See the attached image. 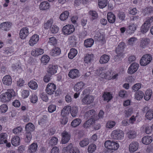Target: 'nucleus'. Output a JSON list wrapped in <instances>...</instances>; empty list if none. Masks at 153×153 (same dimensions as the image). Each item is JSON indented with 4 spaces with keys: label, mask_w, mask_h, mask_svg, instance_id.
<instances>
[{
    "label": "nucleus",
    "mask_w": 153,
    "mask_h": 153,
    "mask_svg": "<svg viewBox=\"0 0 153 153\" xmlns=\"http://www.w3.org/2000/svg\"><path fill=\"white\" fill-rule=\"evenodd\" d=\"M15 95V92L12 89H8L4 93L0 94V100L4 102H8L11 99L12 97Z\"/></svg>",
    "instance_id": "nucleus-1"
},
{
    "label": "nucleus",
    "mask_w": 153,
    "mask_h": 153,
    "mask_svg": "<svg viewBox=\"0 0 153 153\" xmlns=\"http://www.w3.org/2000/svg\"><path fill=\"white\" fill-rule=\"evenodd\" d=\"M104 146L105 148L112 152L117 150L120 147L119 144L117 141H113L109 140L105 142Z\"/></svg>",
    "instance_id": "nucleus-2"
},
{
    "label": "nucleus",
    "mask_w": 153,
    "mask_h": 153,
    "mask_svg": "<svg viewBox=\"0 0 153 153\" xmlns=\"http://www.w3.org/2000/svg\"><path fill=\"white\" fill-rule=\"evenodd\" d=\"M124 134L121 130L116 129L113 130L110 135L111 138L115 140H121L124 137Z\"/></svg>",
    "instance_id": "nucleus-3"
},
{
    "label": "nucleus",
    "mask_w": 153,
    "mask_h": 153,
    "mask_svg": "<svg viewBox=\"0 0 153 153\" xmlns=\"http://www.w3.org/2000/svg\"><path fill=\"white\" fill-rule=\"evenodd\" d=\"M104 74L103 76H102V77L108 80L117 79L119 76L118 74L112 70L108 71Z\"/></svg>",
    "instance_id": "nucleus-4"
},
{
    "label": "nucleus",
    "mask_w": 153,
    "mask_h": 153,
    "mask_svg": "<svg viewBox=\"0 0 153 153\" xmlns=\"http://www.w3.org/2000/svg\"><path fill=\"white\" fill-rule=\"evenodd\" d=\"M75 30V28L72 25H67L64 26L62 29L63 34L68 35L72 33Z\"/></svg>",
    "instance_id": "nucleus-5"
},
{
    "label": "nucleus",
    "mask_w": 153,
    "mask_h": 153,
    "mask_svg": "<svg viewBox=\"0 0 153 153\" xmlns=\"http://www.w3.org/2000/svg\"><path fill=\"white\" fill-rule=\"evenodd\" d=\"M152 58L149 54H146L143 55L140 61V64L142 66H145L149 63L152 60Z\"/></svg>",
    "instance_id": "nucleus-6"
},
{
    "label": "nucleus",
    "mask_w": 153,
    "mask_h": 153,
    "mask_svg": "<svg viewBox=\"0 0 153 153\" xmlns=\"http://www.w3.org/2000/svg\"><path fill=\"white\" fill-rule=\"evenodd\" d=\"M103 31L102 30H99L97 31L94 37L95 39L98 41L101 42L102 43H104L105 42V40L104 34Z\"/></svg>",
    "instance_id": "nucleus-7"
},
{
    "label": "nucleus",
    "mask_w": 153,
    "mask_h": 153,
    "mask_svg": "<svg viewBox=\"0 0 153 153\" xmlns=\"http://www.w3.org/2000/svg\"><path fill=\"white\" fill-rule=\"evenodd\" d=\"M56 88V86L54 83H49L47 85L45 90L48 94L51 95L54 93Z\"/></svg>",
    "instance_id": "nucleus-8"
},
{
    "label": "nucleus",
    "mask_w": 153,
    "mask_h": 153,
    "mask_svg": "<svg viewBox=\"0 0 153 153\" xmlns=\"http://www.w3.org/2000/svg\"><path fill=\"white\" fill-rule=\"evenodd\" d=\"M94 100V97L93 96L87 95L82 99V101L83 104L88 105L93 103Z\"/></svg>",
    "instance_id": "nucleus-9"
},
{
    "label": "nucleus",
    "mask_w": 153,
    "mask_h": 153,
    "mask_svg": "<svg viewBox=\"0 0 153 153\" xmlns=\"http://www.w3.org/2000/svg\"><path fill=\"white\" fill-rule=\"evenodd\" d=\"M64 151H69L70 153H80L79 149L76 147L73 146L72 144H70L67 147L63 149Z\"/></svg>",
    "instance_id": "nucleus-10"
},
{
    "label": "nucleus",
    "mask_w": 153,
    "mask_h": 153,
    "mask_svg": "<svg viewBox=\"0 0 153 153\" xmlns=\"http://www.w3.org/2000/svg\"><path fill=\"white\" fill-rule=\"evenodd\" d=\"M29 34V29L27 27H24L20 30V38L22 39H25Z\"/></svg>",
    "instance_id": "nucleus-11"
},
{
    "label": "nucleus",
    "mask_w": 153,
    "mask_h": 153,
    "mask_svg": "<svg viewBox=\"0 0 153 153\" xmlns=\"http://www.w3.org/2000/svg\"><path fill=\"white\" fill-rule=\"evenodd\" d=\"M61 135L62 136L61 143L65 144L68 142L70 139V135L67 132L64 131L62 133Z\"/></svg>",
    "instance_id": "nucleus-12"
},
{
    "label": "nucleus",
    "mask_w": 153,
    "mask_h": 153,
    "mask_svg": "<svg viewBox=\"0 0 153 153\" xmlns=\"http://www.w3.org/2000/svg\"><path fill=\"white\" fill-rule=\"evenodd\" d=\"M139 67L138 64L136 63H134L130 65L128 70V73L132 74L135 72L137 70Z\"/></svg>",
    "instance_id": "nucleus-13"
},
{
    "label": "nucleus",
    "mask_w": 153,
    "mask_h": 153,
    "mask_svg": "<svg viewBox=\"0 0 153 153\" xmlns=\"http://www.w3.org/2000/svg\"><path fill=\"white\" fill-rule=\"evenodd\" d=\"M39 40V36L37 34H34L30 37L29 41V44L30 46H33L38 43Z\"/></svg>",
    "instance_id": "nucleus-14"
},
{
    "label": "nucleus",
    "mask_w": 153,
    "mask_h": 153,
    "mask_svg": "<svg viewBox=\"0 0 153 153\" xmlns=\"http://www.w3.org/2000/svg\"><path fill=\"white\" fill-rule=\"evenodd\" d=\"M150 26V21L149 20L146 21L142 25L141 27V32L143 33H146L149 30Z\"/></svg>",
    "instance_id": "nucleus-15"
},
{
    "label": "nucleus",
    "mask_w": 153,
    "mask_h": 153,
    "mask_svg": "<svg viewBox=\"0 0 153 153\" xmlns=\"http://www.w3.org/2000/svg\"><path fill=\"white\" fill-rule=\"evenodd\" d=\"M68 76L71 78L74 79L80 76L79 71L76 69L71 70L68 74Z\"/></svg>",
    "instance_id": "nucleus-16"
},
{
    "label": "nucleus",
    "mask_w": 153,
    "mask_h": 153,
    "mask_svg": "<svg viewBox=\"0 0 153 153\" xmlns=\"http://www.w3.org/2000/svg\"><path fill=\"white\" fill-rule=\"evenodd\" d=\"M139 143L136 141L132 142L129 146V150L130 152L132 153L137 151L138 148Z\"/></svg>",
    "instance_id": "nucleus-17"
},
{
    "label": "nucleus",
    "mask_w": 153,
    "mask_h": 153,
    "mask_svg": "<svg viewBox=\"0 0 153 153\" xmlns=\"http://www.w3.org/2000/svg\"><path fill=\"white\" fill-rule=\"evenodd\" d=\"M2 82L4 85L9 86L11 85L12 82V79L10 75H6L2 78Z\"/></svg>",
    "instance_id": "nucleus-18"
},
{
    "label": "nucleus",
    "mask_w": 153,
    "mask_h": 153,
    "mask_svg": "<svg viewBox=\"0 0 153 153\" xmlns=\"http://www.w3.org/2000/svg\"><path fill=\"white\" fill-rule=\"evenodd\" d=\"M37 143H33L28 147L27 152L29 153H34L37 151Z\"/></svg>",
    "instance_id": "nucleus-19"
},
{
    "label": "nucleus",
    "mask_w": 153,
    "mask_h": 153,
    "mask_svg": "<svg viewBox=\"0 0 153 153\" xmlns=\"http://www.w3.org/2000/svg\"><path fill=\"white\" fill-rule=\"evenodd\" d=\"M44 49L39 48H37L33 49L32 51L31 54L34 56H38L43 54L44 53Z\"/></svg>",
    "instance_id": "nucleus-20"
},
{
    "label": "nucleus",
    "mask_w": 153,
    "mask_h": 153,
    "mask_svg": "<svg viewBox=\"0 0 153 153\" xmlns=\"http://www.w3.org/2000/svg\"><path fill=\"white\" fill-rule=\"evenodd\" d=\"M57 68L56 65H50L47 68V71L49 74L53 75L56 73Z\"/></svg>",
    "instance_id": "nucleus-21"
},
{
    "label": "nucleus",
    "mask_w": 153,
    "mask_h": 153,
    "mask_svg": "<svg viewBox=\"0 0 153 153\" xmlns=\"http://www.w3.org/2000/svg\"><path fill=\"white\" fill-rule=\"evenodd\" d=\"M85 84L82 82H79L77 83L74 86V90L76 91H80L83 89Z\"/></svg>",
    "instance_id": "nucleus-22"
},
{
    "label": "nucleus",
    "mask_w": 153,
    "mask_h": 153,
    "mask_svg": "<svg viewBox=\"0 0 153 153\" xmlns=\"http://www.w3.org/2000/svg\"><path fill=\"white\" fill-rule=\"evenodd\" d=\"M150 43V39L147 38H143L140 40V47L143 48H145L148 46Z\"/></svg>",
    "instance_id": "nucleus-23"
},
{
    "label": "nucleus",
    "mask_w": 153,
    "mask_h": 153,
    "mask_svg": "<svg viewBox=\"0 0 153 153\" xmlns=\"http://www.w3.org/2000/svg\"><path fill=\"white\" fill-rule=\"evenodd\" d=\"M50 7L49 3L47 1H44L41 3L39 5V9L42 10H47Z\"/></svg>",
    "instance_id": "nucleus-24"
},
{
    "label": "nucleus",
    "mask_w": 153,
    "mask_h": 153,
    "mask_svg": "<svg viewBox=\"0 0 153 153\" xmlns=\"http://www.w3.org/2000/svg\"><path fill=\"white\" fill-rule=\"evenodd\" d=\"M153 141L152 137L149 136H146L143 137L142 139V142L143 144L147 145L151 143Z\"/></svg>",
    "instance_id": "nucleus-25"
},
{
    "label": "nucleus",
    "mask_w": 153,
    "mask_h": 153,
    "mask_svg": "<svg viewBox=\"0 0 153 153\" xmlns=\"http://www.w3.org/2000/svg\"><path fill=\"white\" fill-rule=\"evenodd\" d=\"M61 52V50L59 48L54 47L51 50L50 54L52 56H56L59 55Z\"/></svg>",
    "instance_id": "nucleus-26"
},
{
    "label": "nucleus",
    "mask_w": 153,
    "mask_h": 153,
    "mask_svg": "<svg viewBox=\"0 0 153 153\" xmlns=\"http://www.w3.org/2000/svg\"><path fill=\"white\" fill-rule=\"evenodd\" d=\"M11 25V23L8 22H4L0 25V28L3 30L7 31L10 30Z\"/></svg>",
    "instance_id": "nucleus-27"
},
{
    "label": "nucleus",
    "mask_w": 153,
    "mask_h": 153,
    "mask_svg": "<svg viewBox=\"0 0 153 153\" xmlns=\"http://www.w3.org/2000/svg\"><path fill=\"white\" fill-rule=\"evenodd\" d=\"M71 107L70 106L68 105L65 106L62 110L61 114L62 117H66L68 116L70 111Z\"/></svg>",
    "instance_id": "nucleus-28"
},
{
    "label": "nucleus",
    "mask_w": 153,
    "mask_h": 153,
    "mask_svg": "<svg viewBox=\"0 0 153 153\" xmlns=\"http://www.w3.org/2000/svg\"><path fill=\"white\" fill-rule=\"evenodd\" d=\"M102 97L104 101L108 102L113 98L112 94L109 92H105L102 96Z\"/></svg>",
    "instance_id": "nucleus-29"
},
{
    "label": "nucleus",
    "mask_w": 153,
    "mask_h": 153,
    "mask_svg": "<svg viewBox=\"0 0 153 153\" xmlns=\"http://www.w3.org/2000/svg\"><path fill=\"white\" fill-rule=\"evenodd\" d=\"M107 19L108 22L111 23H114L115 21L116 17L115 15L111 12L108 13L107 15Z\"/></svg>",
    "instance_id": "nucleus-30"
},
{
    "label": "nucleus",
    "mask_w": 153,
    "mask_h": 153,
    "mask_svg": "<svg viewBox=\"0 0 153 153\" xmlns=\"http://www.w3.org/2000/svg\"><path fill=\"white\" fill-rule=\"evenodd\" d=\"M71 115L73 117H75L77 115L78 113V109L76 106L74 105L71 108L70 110Z\"/></svg>",
    "instance_id": "nucleus-31"
},
{
    "label": "nucleus",
    "mask_w": 153,
    "mask_h": 153,
    "mask_svg": "<svg viewBox=\"0 0 153 153\" xmlns=\"http://www.w3.org/2000/svg\"><path fill=\"white\" fill-rule=\"evenodd\" d=\"M110 59L109 56L105 54L102 55L100 58V62L101 64H105L108 62Z\"/></svg>",
    "instance_id": "nucleus-32"
},
{
    "label": "nucleus",
    "mask_w": 153,
    "mask_h": 153,
    "mask_svg": "<svg viewBox=\"0 0 153 153\" xmlns=\"http://www.w3.org/2000/svg\"><path fill=\"white\" fill-rule=\"evenodd\" d=\"M7 135L6 133H1L0 134V144L6 143L7 142Z\"/></svg>",
    "instance_id": "nucleus-33"
},
{
    "label": "nucleus",
    "mask_w": 153,
    "mask_h": 153,
    "mask_svg": "<svg viewBox=\"0 0 153 153\" xmlns=\"http://www.w3.org/2000/svg\"><path fill=\"white\" fill-rule=\"evenodd\" d=\"M125 44L123 42H121L119 43L117 47L116 52V53H123L122 52L125 48Z\"/></svg>",
    "instance_id": "nucleus-34"
},
{
    "label": "nucleus",
    "mask_w": 153,
    "mask_h": 153,
    "mask_svg": "<svg viewBox=\"0 0 153 153\" xmlns=\"http://www.w3.org/2000/svg\"><path fill=\"white\" fill-rule=\"evenodd\" d=\"M127 135L129 138L133 139L137 136V132L134 130H129L128 131Z\"/></svg>",
    "instance_id": "nucleus-35"
},
{
    "label": "nucleus",
    "mask_w": 153,
    "mask_h": 153,
    "mask_svg": "<svg viewBox=\"0 0 153 153\" xmlns=\"http://www.w3.org/2000/svg\"><path fill=\"white\" fill-rule=\"evenodd\" d=\"M11 142L12 144L14 146H17L19 145L20 143V139L19 137L15 136L12 139Z\"/></svg>",
    "instance_id": "nucleus-36"
},
{
    "label": "nucleus",
    "mask_w": 153,
    "mask_h": 153,
    "mask_svg": "<svg viewBox=\"0 0 153 153\" xmlns=\"http://www.w3.org/2000/svg\"><path fill=\"white\" fill-rule=\"evenodd\" d=\"M77 51L75 48H72L70 50V52L68 54V57L70 59H72L74 58L77 55Z\"/></svg>",
    "instance_id": "nucleus-37"
},
{
    "label": "nucleus",
    "mask_w": 153,
    "mask_h": 153,
    "mask_svg": "<svg viewBox=\"0 0 153 153\" xmlns=\"http://www.w3.org/2000/svg\"><path fill=\"white\" fill-rule=\"evenodd\" d=\"M28 85L30 88L33 90H36L38 87L37 82L33 80L29 82Z\"/></svg>",
    "instance_id": "nucleus-38"
},
{
    "label": "nucleus",
    "mask_w": 153,
    "mask_h": 153,
    "mask_svg": "<svg viewBox=\"0 0 153 153\" xmlns=\"http://www.w3.org/2000/svg\"><path fill=\"white\" fill-rule=\"evenodd\" d=\"M93 59V55L92 54H87L85 55L84 61L85 63H88L90 62Z\"/></svg>",
    "instance_id": "nucleus-39"
},
{
    "label": "nucleus",
    "mask_w": 153,
    "mask_h": 153,
    "mask_svg": "<svg viewBox=\"0 0 153 153\" xmlns=\"http://www.w3.org/2000/svg\"><path fill=\"white\" fill-rule=\"evenodd\" d=\"M98 5L100 9L105 7L108 4V0H98Z\"/></svg>",
    "instance_id": "nucleus-40"
},
{
    "label": "nucleus",
    "mask_w": 153,
    "mask_h": 153,
    "mask_svg": "<svg viewBox=\"0 0 153 153\" xmlns=\"http://www.w3.org/2000/svg\"><path fill=\"white\" fill-rule=\"evenodd\" d=\"M69 15V13L67 11L62 12L60 15L59 19L61 20L64 21L66 20Z\"/></svg>",
    "instance_id": "nucleus-41"
},
{
    "label": "nucleus",
    "mask_w": 153,
    "mask_h": 153,
    "mask_svg": "<svg viewBox=\"0 0 153 153\" xmlns=\"http://www.w3.org/2000/svg\"><path fill=\"white\" fill-rule=\"evenodd\" d=\"M146 118L149 120L153 118V109H150L147 110L145 115Z\"/></svg>",
    "instance_id": "nucleus-42"
},
{
    "label": "nucleus",
    "mask_w": 153,
    "mask_h": 153,
    "mask_svg": "<svg viewBox=\"0 0 153 153\" xmlns=\"http://www.w3.org/2000/svg\"><path fill=\"white\" fill-rule=\"evenodd\" d=\"M25 129L27 132H30L34 130V126L32 123H30L26 125Z\"/></svg>",
    "instance_id": "nucleus-43"
},
{
    "label": "nucleus",
    "mask_w": 153,
    "mask_h": 153,
    "mask_svg": "<svg viewBox=\"0 0 153 153\" xmlns=\"http://www.w3.org/2000/svg\"><path fill=\"white\" fill-rule=\"evenodd\" d=\"M94 40L91 39H89L85 41L84 45L86 48L90 47L93 44Z\"/></svg>",
    "instance_id": "nucleus-44"
},
{
    "label": "nucleus",
    "mask_w": 153,
    "mask_h": 153,
    "mask_svg": "<svg viewBox=\"0 0 153 153\" xmlns=\"http://www.w3.org/2000/svg\"><path fill=\"white\" fill-rule=\"evenodd\" d=\"M94 122V120L93 119H89L83 125V126L85 128H89Z\"/></svg>",
    "instance_id": "nucleus-45"
},
{
    "label": "nucleus",
    "mask_w": 153,
    "mask_h": 153,
    "mask_svg": "<svg viewBox=\"0 0 153 153\" xmlns=\"http://www.w3.org/2000/svg\"><path fill=\"white\" fill-rule=\"evenodd\" d=\"M89 143V140L88 138H85L80 141L79 144L80 146L82 147H84L87 146Z\"/></svg>",
    "instance_id": "nucleus-46"
},
{
    "label": "nucleus",
    "mask_w": 153,
    "mask_h": 153,
    "mask_svg": "<svg viewBox=\"0 0 153 153\" xmlns=\"http://www.w3.org/2000/svg\"><path fill=\"white\" fill-rule=\"evenodd\" d=\"M81 122V120L79 118H76L73 120L71 123V125L75 127L79 125Z\"/></svg>",
    "instance_id": "nucleus-47"
},
{
    "label": "nucleus",
    "mask_w": 153,
    "mask_h": 153,
    "mask_svg": "<svg viewBox=\"0 0 153 153\" xmlns=\"http://www.w3.org/2000/svg\"><path fill=\"white\" fill-rule=\"evenodd\" d=\"M52 20L51 19H49L44 23V27L45 29L50 28L52 26Z\"/></svg>",
    "instance_id": "nucleus-48"
},
{
    "label": "nucleus",
    "mask_w": 153,
    "mask_h": 153,
    "mask_svg": "<svg viewBox=\"0 0 153 153\" xmlns=\"http://www.w3.org/2000/svg\"><path fill=\"white\" fill-rule=\"evenodd\" d=\"M90 17L92 20L96 19L98 18V15L97 12L94 10H90L89 12Z\"/></svg>",
    "instance_id": "nucleus-49"
},
{
    "label": "nucleus",
    "mask_w": 153,
    "mask_h": 153,
    "mask_svg": "<svg viewBox=\"0 0 153 153\" xmlns=\"http://www.w3.org/2000/svg\"><path fill=\"white\" fill-rule=\"evenodd\" d=\"M152 94V91L150 89L147 90L145 94L144 98L146 100H149L151 97Z\"/></svg>",
    "instance_id": "nucleus-50"
},
{
    "label": "nucleus",
    "mask_w": 153,
    "mask_h": 153,
    "mask_svg": "<svg viewBox=\"0 0 153 153\" xmlns=\"http://www.w3.org/2000/svg\"><path fill=\"white\" fill-rule=\"evenodd\" d=\"M143 93L141 91H139L135 94V98L137 100H140L143 98Z\"/></svg>",
    "instance_id": "nucleus-51"
},
{
    "label": "nucleus",
    "mask_w": 153,
    "mask_h": 153,
    "mask_svg": "<svg viewBox=\"0 0 153 153\" xmlns=\"http://www.w3.org/2000/svg\"><path fill=\"white\" fill-rule=\"evenodd\" d=\"M49 60L50 58L49 56L46 55L43 56L41 59V62L44 65H45L48 63Z\"/></svg>",
    "instance_id": "nucleus-52"
},
{
    "label": "nucleus",
    "mask_w": 153,
    "mask_h": 153,
    "mask_svg": "<svg viewBox=\"0 0 153 153\" xmlns=\"http://www.w3.org/2000/svg\"><path fill=\"white\" fill-rule=\"evenodd\" d=\"M116 123L114 121L110 120L108 121L106 124V127L108 129L113 128L115 125Z\"/></svg>",
    "instance_id": "nucleus-53"
},
{
    "label": "nucleus",
    "mask_w": 153,
    "mask_h": 153,
    "mask_svg": "<svg viewBox=\"0 0 153 153\" xmlns=\"http://www.w3.org/2000/svg\"><path fill=\"white\" fill-rule=\"evenodd\" d=\"M58 142L57 138L55 137H53L49 140L48 143L50 145H55L57 144Z\"/></svg>",
    "instance_id": "nucleus-54"
},
{
    "label": "nucleus",
    "mask_w": 153,
    "mask_h": 153,
    "mask_svg": "<svg viewBox=\"0 0 153 153\" xmlns=\"http://www.w3.org/2000/svg\"><path fill=\"white\" fill-rule=\"evenodd\" d=\"M76 41V38L74 36H72L69 37L68 42L71 45L75 44Z\"/></svg>",
    "instance_id": "nucleus-55"
},
{
    "label": "nucleus",
    "mask_w": 153,
    "mask_h": 153,
    "mask_svg": "<svg viewBox=\"0 0 153 153\" xmlns=\"http://www.w3.org/2000/svg\"><path fill=\"white\" fill-rule=\"evenodd\" d=\"M96 148V145L93 144H90L88 148V151L89 153L93 152L95 150Z\"/></svg>",
    "instance_id": "nucleus-56"
},
{
    "label": "nucleus",
    "mask_w": 153,
    "mask_h": 153,
    "mask_svg": "<svg viewBox=\"0 0 153 153\" xmlns=\"http://www.w3.org/2000/svg\"><path fill=\"white\" fill-rule=\"evenodd\" d=\"M59 30L58 27L55 25H52L50 28V31L51 33H57L59 31Z\"/></svg>",
    "instance_id": "nucleus-57"
},
{
    "label": "nucleus",
    "mask_w": 153,
    "mask_h": 153,
    "mask_svg": "<svg viewBox=\"0 0 153 153\" xmlns=\"http://www.w3.org/2000/svg\"><path fill=\"white\" fill-rule=\"evenodd\" d=\"M137 40L136 38L131 37L128 40V45L133 46L134 45Z\"/></svg>",
    "instance_id": "nucleus-58"
},
{
    "label": "nucleus",
    "mask_w": 153,
    "mask_h": 153,
    "mask_svg": "<svg viewBox=\"0 0 153 153\" xmlns=\"http://www.w3.org/2000/svg\"><path fill=\"white\" fill-rule=\"evenodd\" d=\"M48 42L51 45H54L56 44L57 40L55 37H52L49 39Z\"/></svg>",
    "instance_id": "nucleus-59"
},
{
    "label": "nucleus",
    "mask_w": 153,
    "mask_h": 153,
    "mask_svg": "<svg viewBox=\"0 0 153 153\" xmlns=\"http://www.w3.org/2000/svg\"><path fill=\"white\" fill-rule=\"evenodd\" d=\"M143 128H145V132L147 134H150L152 131V129H153L152 128V126L150 127L147 125L143 126Z\"/></svg>",
    "instance_id": "nucleus-60"
},
{
    "label": "nucleus",
    "mask_w": 153,
    "mask_h": 153,
    "mask_svg": "<svg viewBox=\"0 0 153 153\" xmlns=\"http://www.w3.org/2000/svg\"><path fill=\"white\" fill-rule=\"evenodd\" d=\"M8 109V107L6 104H2L0 106V112L1 113L6 112Z\"/></svg>",
    "instance_id": "nucleus-61"
},
{
    "label": "nucleus",
    "mask_w": 153,
    "mask_h": 153,
    "mask_svg": "<svg viewBox=\"0 0 153 153\" xmlns=\"http://www.w3.org/2000/svg\"><path fill=\"white\" fill-rule=\"evenodd\" d=\"M136 25L135 24H132L128 26V29L130 30V33H133L136 30Z\"/></svg>",
    "instance_id": "nucleus-62"
},
{
    "label": "nucleus",
    "mask_w": 153,
    "mask_h": 153,
    "mask_svg": "<svg viewBox=\"0 0 153 153\" xmlns=\"http://www.w3.org/2000/svg\"><path fill=\"white\" fill-rule=\"evenodd\" d=\"M25 136L26 137L25 141L27 143L30 142L32 138V136L31 133L26 132L25 134Z\"/></svg>",
    "instance_id": "nucleus-63"
},
{
    "label": "nucleus",
    "mask_w": 153,
    "mask_h": 153,
    "mask_svg": "<svg viewBox=\"0 0 153 153\" xmlns=\"http://www.w3.org/2000/svg\"><path fill=\"white\" fill-rule=\"evenodd\" d=\"M32 22V23L33 25L34 26H36L40 24V22L39 20L36 17H34L33 19Z\"/></svg>",
    "instance_id": "nucleus-64"
}]
</instances>
